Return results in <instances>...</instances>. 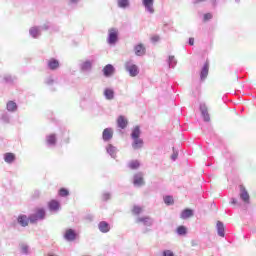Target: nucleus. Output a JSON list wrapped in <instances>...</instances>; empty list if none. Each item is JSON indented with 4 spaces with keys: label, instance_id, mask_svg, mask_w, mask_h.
Instances as JSON below:
<instances>
[{
    "label": "nucleus",
    "instance_id": "obj_1",
    "mask_svg": "<svg viewBox=\"0 0 256 256\" xmlns=\"http://www.w3.org/2000/svg\"><path fill=\"white\" fill-rule=\"evenodd\" d=\"M43 219H45V209L39 208L34 214H31L29 218L27 215H19L17 221L21 227H27L29 221L30 223H37V221H43Z\"/></svg>",
    "mask_w": 256,
    "mask_h": 256
},
{
    "label": "nucleus",
    "instance_id": "obj_2",
    "mask_svg": "<svg viewBox=\"0 0 256 256\" xmlns=\"http://www.w3.org/2000/svg\"><path fill=\"white\" fill-rule=\"evenodd\" d=\"M141 137V129L139 126L134 127L131 133V138H132V148L137 150V149H142L143 147V139Z\"/></svg>",
    "mask_w": 256,
    "mask_h": 256
},
{
    "label": "nucleus",
    "instance_id": "obj_3",
    "mask_svg": "<svg viewBox=\"0 0 256 256\" xmlns=\"http://www.w3.org/2000/svg\"><path fill=\"white\" fill-rule=\"evenodd\" d=\"M125 70L129 73L130 77H137L139 75V66L133 60L126 61Z\"/></svg>",
    "mask_w": 256,
    "mask_h": 256
},
{
    "label": "nucleus",
    "instance_id": "obj_4",
    "mask_svg": "<svg viewBox=\"0 0 256 256\" xmlns=\"http://www.w3.org/2000/svg\"><path fill=\"white\" fill-rule=\"evenodd\" d=\"M142 5L145 8L146 13L153 15L155 13V0H142Z\"/></svg>",
    "mask_w": 256,
    "mask_h": 256
},
{
    "label": "nucleus",
    "instance_id": "obj_5",
    "mask_svg": "<svg viewBox=\"0 0 256 256\" xmlns=\"http://www.w3.org/2000/svg\"><path fill=\"white\" fill-rule=\"evenodd\" d=\"M117 39H119V32L117 31V29L112 28L109 30L108 33V44L109 45H115V43H117Z\"/></svg>",
    "mask_w": 256,
    "mask_h": 256
},
{
    "label": "nucleus",
    "instance_id": "obj_6",
    "mask_svg": "<svg viewBox=\"0 0 256 256\" xmlns=\"http://www.w3.org/2000/svg\"><path fill=\"white\" fill-rule=\"evenodd\" d=\"M133 185H134V187H142V185H145V181L143 180L142 173H137L134 175Z\"/></svg>",
    "mask_w": 256,
    "mask_h": 256
},
{
    "label": "nucleus",
    "instance_id": "obj_7",
    "mask_svg": "<svg viewBox=\"0 0 256 256\" xmlns=\"http://www.w3.org/2000/svg\"><path fill=\"white\" fill-rule=\"evenodd\" d=\"M136 223H143L145 227H151V225H153V220L149 216L138 217Z\"/></svg>",
    "mask_w": 256,
    "mask_h": 256
},
{
    "label": "nucleus",
    "instance_id": "obj_8",
    "mask_svg": "<svg viewBox=\"0 0 256 256\" xmlns=\"http://www.w3.org/2000/svg\"><path fill=\"white\" fill-rule=\"evenodd\" d=\"M200 111L203 117V120L206 122L211 121V117L209 116V112L207 110V105H205L204 103L200 104Z\"/></svg>",
    "mask_w": 256,
    "mask_h": 256
},
{
    "label": "nucleus",
    "instance_id": "obj_9",
    "mask_svg": "<svg viewBox=\"0 0 256 256\" xmlns=\"http://www.w3.org/2000/svg\"><path fill=\"white\" fill-rule=\"evenodd\" d=\"M76 238H77V233H75V230L73 229L66 230L64 234V239H66V241H75Z\"/></svg>",
    "mask_w": 256,
    "mask_h": 256
},
{
    "label": "nucleus",
    "instance_id": "obj_10",
    "mask_svg": "<svg viewBox=\"0 0 256 256\" xmlns=\"http://www.w3.org/2000/svg\"><path fill=\"white\" fill-rule=\"evenodd\" d=\"M93 68V60H86L80 64L81 71L87 72L91 71Z\"/></svg>",
    "mask_w": 256,
    "mask_h": 256
},
{
    "label": "nucleus",
    "instance_id": "obj_11",
    "mask_svg": "<svg viewBox=\"0 0 256 256\" xmlns=\"http://www.w3.org/2000/svg\"><path fill=\"white\" fill-rule=\"evenodd\" d=\"M207 75H209V62H206L202 67V70L200 72L201 81H205L207 79Z\"/></svg>",
    "mask_w": 256,
    "mask_h": 256
},
{
    "label": "nucleus",
    "instance_id": "obj_12",
    "mask_svg": "<svg viewBox=\"0 0 256 256\" xmlns=\"http://www.w3.org/2000/svg\"><path fill=\"white\" fill-rule=\"evenodd\" d=\"M240 199H242L244 203H249V192H247L245 186H240Z\"/></svg>",
    "mask_w": 256,
    "mask_h": 256
},
{
    "label": "nucleus",
    "instance_id": "obj_13",
    "mask_svg": "<svg viewBox=\"0 0 256 256\" xmlns=\"http://www.w3.org/2000/svg\"><path fill=\"white\" fill-rule=\"evenodd\" d=\"M103 141H111L113 139V129L106 128L102 134Z\"/></svg>",
    "mask_w": 256,
    "mask_h": 256
},
{
    "label": "nucleus",
    "instance_id": "obj_14",
    "mask_svg": "<svg viewBox=\"0 0 256 256\" xmlns=\"http://www.w3.org/2000/svg\"><path fill=\"white\" fill-rule=\"evenodd\" d=\"M98 229L101 233H109L111 231V226L106 221H102L98 224Z\"/></svg>",
    "mask_w": 256,
    "mask_h": 256
},
{
    "label": "nucleus",
    "instance_id": "obj_15",
    "mask_svg": "<svg viewBox=\"0 0 256 256\" xmlns=\"http://www.w3.org/2000/svg\"><path fill=\"white\" fill-rule=\"evenodd\" d=\"M29 34L31 35V37H33V39H37V37L41 36V27L34 26L30 28Z\"/></svg>",
    "mask_w": 256,
    "mask_h": 256
},
{
    "label": "nucleus",
    "instance_id": "obj_16",
    "mask_svg": "<svg viewBox=\"0 0 256 256\" xmlns=\"http://www.w3.org/2000/svg\"><path fill=\"white\" fill-rule=\"evenodd\" d=\"M129 124L127 118L125 116H119L117 119V125L119 129H126L127 125Z\"/></svg>",
    "mask_w": 256,
    "mask_h": 256
},
{
    "label": "nucleus",
    "instance_id": "obj_17",
    "mask_svg": "<svg viewBox=\"0 0 256 256\" xmlns=\"http://www.w3.org/2000/svg\"><path fill=\"white\" fill-rule=\"evenodd\" d=\"M115 72V67L111 64H107L103 69V74L105 77H111L113 73Z\"/></svg>",
    "mask_w": 256,
    "mask_h": 256
},
{
    "label": "nucleus",
    "instance_id": "obj_18",
    "mask_svg": "<svg viewBox=\"0 0 256 256\" xmlns=\"http://www.w3.org/2000/svg\"><path fill=\"white\" fill-rule=\"evenodd\" d=\"M134 51L137 57H143V55H145V46H143V44H138L134 47Z\"/></svg>",
    "mask_w": 256,
    "mask_h": 256
},
{
    "label": "nucleus",
    "instance_id": "obj_19",
    "mask_svg": "<svg viewBox=\"0 0 256 256\" xmlns=\"http://www.w3.org/2000/svg\"><path fill=\"white\" fill-rule=\"evenodd\" d=\"M106 151H107L108 155H110V157H112V159H115L117 157V147L109 144L106 147Z\"/></svg>",
    "mask_w": 256,
    "mask_h": 256
},
{
    "label": "nucleus",
    "instance_id": "obj_20",
    "mask_svg": "<svg viewBox=\"0 0 256 256\" xmlns=\"http://www.w3.org/2000/svg\"><path fill=\"white\" fill-rule=\"evenodd\" d=\"M104 97L108 101H112V99H115V91H113L111 88H106L104 90Z\"/></svg>",
    "mask_w": 256,
    "mask_h": 256
},
{
    "label": "nucleus",
    "instance_id": "obj_21",
    "mask_svg": "<svg viewBox=\"0 0 256 256\" xmlns=\"http://www.w3.org/2000/svg\"><path fill=\"white\" fill-rule=\"evenodd\" d=\"M216 229L219 237H225V225H223V222L218 221L216 224Z\"/></svg>",
    "mask_w": 256,
    "mask_h": 256
},
{
    "label": "nucleus",
    "instance_id": "obj_22",
    "mask_svg": "<svg viewBox=\"0 0 256 256\" xmlns=\"http://www.w3.org/2000/svg\"><path fill=\"white\" fill-rule=\"evenodd\" d=\"M48 68L52 71H55V69H59V61L55 58H52L48 61Z\"/></svg>",
    "mask_w": 256,
    "mask_h": 256
},
{
    "label": "nucleus",
    "instance_id": "obj_23",
    "mask_svg": "<svg viewBox=\"0 0 256 256\" xmlns=\"http://www.w3.org/2000/svg\"><path fill=\"white\" fill-rule=\"evenodd\" d=\"M167 63L170 69H175V67H177V59L175 56H168Z\"/></svg>",
    "mask_w": 256,
    "mask_h": 256
},
{
    "label": "nucleus",
    "instance_id": "obj_24",
    "mask_svg": "<svg viewBox=\"0 0 256 256\" xmlns=\"http://www.w3.org/2000/svg\"><path fill=\"white\" fill-rule=\"evenodd\" d=\"M47 145L55 146V143H57V136L55 134H50L46 137Z\"/></svg>",
    "mask_w": 256,
    "mask_h": 256
},
{
    "label": "nucleus",
    "instance_id": "obj_25",
    "mask_svg": "<svg viewBox=\"0 0 256 256\" xmlns=\"http://www.w3.org/2000/svg\"><path fill=\"white\" fill-rule=\"evenodd\" d=\"M48 207L50 211H59L60 204L57 202V200H52L49 202Z\"/></svg>",
    "mask_w": 256,
    "mask_h": 256
},
{
    "label": "nucleus",
    "instance_id": "obj_26",
    "mask_svg": "<svg viewBox=\"0 0 256 256\" xmlns=\"http://www.w3.org/2000/svg\"><path fill=\"white\" fill-rule=\"evenodd\" d=\"M181 219H189V217H193V210L185 209L181 212Z\"/></svg>",
    "mask_w": 256,
    "mask_h": 256
},
{
    "label": "nucleus",
    "instance_id": "obj_27",
    "mask_svg": "<svg viewBox=\"0 0 256 256\" xmlns=\"http://www.w3.org/2000/svg\"><path fill=\"white\" fill-rule=\"evenodd\" d=\"M6 109H7V111L14 113V111H17V103H15L14 101H9L6 104Z\"/></svg>",
    "mask_w": 256,
    "mask_h": 256
},
{
    "label": "nucleus",
    "instance_id": "obj_28",
    "mask_svg": "<svg viewBox=\"0 0 256 256\" xmlns=\"http://www.w3.org/2000/svg\"><path fill=\"white\" fill-rule=\"evenodd\" d=\"M4 161L6 163H13L15 161V155L13 153H6L4 155Z\"/></svg>",
    "mask_w": 256,
    "mask_h": 256
},
{
    "label": "nucleus",
    "instance_id": "obj_29",
    "mask_svg": "<svg viewBox=\"0 0 256 256\" xmlns=\"http://www.w3.org/2000/svg\"><path fill=\"white\" fill-rule=\"evenodd\" d=\"M117 5L120 9H126L129 7V0H117Z\"/></svg>",
    "mask_w": 256,
    "mask_h": 256
},
{
    "label": "nucleus",
    "instance_id": "obj_30",
    "mask_svg": "<svg viewBox=\"0 0 256 256\" xmlns=\"http://www.w3.org/2000/svg\"><path fill=\"white\" fill-rule=\"evenodd\" d=\"M139 165L140 164L137 160H132L131 162H129L128 167L130 169H138Z\"/></svg>",
    "mask_w": 256,
    "mask_h": 256
},
{
    "label": "nucleus",
    "instance_id": "obj_31",
    "mask_svg": "<svg viewBox=\"0 0 256 256\" xmlns=\"http://www.w3.org/2000/svg\"><path fill=\"white\" fill-rule=\"evenodd\" d=\"M177 233L179 235H187V228H185V226H179L177 228Z\"/></svg>",
    "mask_w": 256,
    "mask_h": 256
},
{
    "label": "nucleus",
    "instance_id": "obj_32",
    "mask_svg": "<svg viewBox=\"0 0 256 256\" xmlns=\"http://www.w3.org/2000/svg\"><path fill=\"white\" fill-rule=\"evenodd\" d=\"M164 203L166 205H173V197H171V196L164 197Z\"/></svg>",
    "mask_w": 256,
    "mask_h": 256
},
{
    "label": "nucleus",
    "instance_id": "obj_33",
    "mask_svg": "<svg viewBox=\"0 0 256 256\" xmlns=\"http://www.w3.org/2000/svg\"><path fill=\"white\" fill-rule=\"evenodd\" d=\"M59 195H60V197H67V195H69V190L62 188L59 191Z\"/></svg>",
    "mask_w": 256,
    "mask_h": 256
},
{
    "label": "nucleus",
    "instance_id": "obj_34",
    "mask_svg": "<svg viewBox=\"0 0 256 256\" xmlns=\"http://www.w3.org/2000/svg\"><path fill=\"white\" fill-rule=\"evenodd\" d=\"M132 211H133L134 215H139L143 211V208H141L139 206H134Z\"/></svg>",
    "mask_w": 256,
    "mask_h": 256
},
{
    "label": "nucleus",
    "instance_id": "obj_35",
    "mask_svg": "<svg viewBox=\"0 0 256 256\" xmlns=\"http://www.w3.org/2000/svg\"><path fill=\"white\" fill-rule=\"evenodd\" d=\"M21 253H23V255H29V246L23 245L21 247Z\"/></svg>",
    "mask_w": 256,
    "mask_h": 256
},
{
    "label": "nucleus",
    "instance_id": "obj_36",
    "mask_svg": "<svg viewBox=\"0 0 256 256\" xmlns=\"http://www.w3.org/2000/svg\"><path fill=\"white\" fill-rule=\"evenodd\" d=\"M211 19H213V14L211 13L204 14V21H209Z\"/></svg>",
    "mask_w": 256,
    "mask_h": 256
},
{
    "label": "nucleus",
    "instance_id": "obj_37",
    "mask_svg": "<svg viewBox=\"0 0 256 256\" xmlns=\"http://www.w3.org/2000/svg\"><path fill=\"white\" fill-rule=\"evenodd\" d=\"M163 256H175V254H173V251L171 250H165Z\"/></svg>",
    "mask_w": 256,
    "mask_h": 256
},
{
    "label": "nucleus",
    "instance_id": "obj_38",
    "mask_svg": "<svg viewBox=\"0 0 256 256\" xmlns=\"http://www.w3.org/2000/svg\"><path fill=\"white\" fill-rule=\"evenodd\" d=\"M160 39L161 38L159 36H157V35H154V36L151 37L152 43H157V41H159Z\"/></svg>",
    "mask_w": 256,
    "mask_h": 256
},
{
    "label": "nucleus",
    "instance_id": "obj_39",
    "mask_svg": "<svg viewBox=\"0 0 256 256\" xmlns=\"http://www.w3.org/2000/svg\"><path fill=\"white\" fill-rule=\"evenodd\" d=\"M110 198H111V194H109V193H104L103 194V200L104 201H109Z\"/></svg>",
    "mask_w": 256,
    "mask_h": 256
},
{
    "label": "nucleus",
    "instance_id": "obj_40",
    "mask_svg": "<svg viewBox=\"0 0 256 256\" xmlns=\"http://www.w3.org/2000/svg\"><path fill=\"white\" fill-rule=\"evenodd\" d=\"M41 28V31H47L49 29V24H44L43 26H39Z\"/></svg>",
    "mask_w": 256,
    "mask_h": 256
},
{
    "label": "nucleus",
    "instance_id": "obj_41",
    "mask_svg": "<svg viewBox=\"0 0 256 256\" xmlns=\"http://www.w3.org/2000/svg\"><path fill=\"white\" fill-rule=\"evenodd\" d=\"M2 121H4V123H9V116L3 115L2 116Z\"/></svg>",
    "mask_w": 256,
    "mask_h": 256
},
{
    "label": "nucleus",
    "instance_id": "obj_42",
    "mask_svg": "<svg viewBox=\"0 0 256 256\" xmlns=\"http://www.w3.org/2000/svg\"><path fill=\"white\" fill-rule=\"evenodd\" d=\"M178 155H179V154H178L177 152H174V153L172 154V156H171L172 161H176Z\"/></svg>",
    "mask_w": 256,
    "mask_h": 256
},
{
    "label": "nucleus",
    "instance_id": "obj_43",
    "mask_svg": "<svg viewBox=\"0 0 256 256\" xmlns=\"http://www.w3.org/2000/svg\"><path fill=\"white\" fill-rule=\"evenodd\" d=\"M189 45H191V46L195 45V39L194 38H189Z\"/></svg>",
    "mask_w": 256,
    "mask_h": 256
},
{
    "label": "nucleus",
    "instance_id": "obj_44",
    "mask_svg": "<svg viewBox=\"0 0 256 256\" xmlns=\"http://www.w3.org/2000/svg\"><path fill=\"white\" fill-rule=\"evenodd\" d=\"M4 79H5L6 83H11V81H13L11 76L5 77Z\"/></svg>",
    "mask_w": 256,
    "mask_h": 256
},
{
    "label": "nucleus",
    "instance_id": "obj_45",
    "mask_svg": "<svg viewBox=\"0 0 256 256\" xmlns=\"http://www.w3.org/2000/svg\"><path fill=\"white\" fill-rule=\"evenodd\" d=\"M207 0H194V5H197V3H205Z\"/></svg>",
    "mask_w": 256,
    "mask_h": 256
},
{
    "label": "nucleus",
    "instance_id": "obj_46",
    "mask_svg": "<svg viewBox=\"0 0 256 256\" xmlns=\"http://www.w3.org/2000/svg\"><path fill=\"white\" fill-rule=\"evenodd\" d=\"M70 3H72V5H77V3H79V0H69Z\"/></svg>",
    "mask_w": 256,
    "mask_h": 256
},
{
    "label": "nucleus",
    "instance_id": "obj_47",
    "mask_svg": "<svg viewBox=\"0 0 256 256\" xmlns=\"http://www.w3.org/2000/svg\"><path fill=\"white\" fill-rule=\"evenodd\" d=\"M47 85H52L53 80L51 78H48V80L46 81Z\"/></svg>",
    "mask_w": 256,
    "mask_h": 256
},
{
    "label": "nucleus",
    "instance_id": "obj_48",
    "mask_svg": "<svg viewBox=\"0 0 256 256\" xmlns=\"http://www.w3.org/2000/svg\"><path fill=\"white\" fill-rule=\"evenodd\" d=\"M231 203H232V205H237V199L232 198Z\"/></svg>",
    "mask_w": 256,
    "mask_h": 256
},
{
    "label": "nucleus",
    "instance_id": "obj_49",
    "mask_svg": "<svg viewBox=\"0 0 256 256\" xmlns=\"http://www.w3.org/2000/svg\"><path fill=\"white\" fill-rule=\"evenodd\" d=\"M236 1V3H239V0H235Z\"/></svg>",
    "mask_w": 256,
    "mask_h": 256
}]
</instances>
